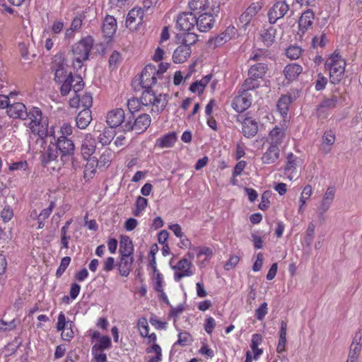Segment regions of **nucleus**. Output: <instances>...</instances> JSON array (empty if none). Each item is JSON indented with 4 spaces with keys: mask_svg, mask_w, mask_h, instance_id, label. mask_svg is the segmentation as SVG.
<instances>
[{
    "mask_svg": "<svg viewBox=\"0 0 362 362\" xmlns=\"http://www.w3.org/2000/svg\"><path fill=\"white\" fill-rule=\"evenodd\" d=\"M93 45V39L87 36L81 39L73 47V66L78 70L83 66V62L88 59L89 53Z\"/></svg>",
    "mask_w": 362,
    "mask_h": 362,
    "instance_id": "obj_1",
    "label": "nucleus"
},
{
    "mask_svg": "<svg viewBox=\"0 0 362 362\" xmlns=\"http://www.w3.org/2000/svg\"><path fill=\"white\" fill-rule=\"evenodd\" d=\"M325 66L329 69L331 82L334 84L340 82L345 71L346 62L336 52L327 59Z\"/></svg>",
    "mask_w": 362,
    "mask_h": 362,
    "instance_id": "obj_2",
    "label": "nucleus"
},
{
    "mask_svg": "<svg viewBox=\"0 0 362 362\" xmlns=\"http://www.w3.org/2000/svg\"><path fill=\"white\" fill-rule=\"evenodd\" d=\"M141 100L143 106H151V111L160 112L163 111L168 103V95L166 94H159L156 95L151 88H144Z\"/></svg>",
    "mask_w": 362,
    "mask_h": 362,
    "instance_id": "obj_3",
    "label": "nucleus"
},
{
    "mask_svg": "<svg viewBox=\"0 0 362 362\" xmlns=\"http://www.w3.org/2000/svg\"><path fill=\"white\" fill-rule=\"evenodd\" d=\"M156 74V66L149 64L144 68L139 79H134L133 81L132 86L136 90H139V89L137 88V86H140L142 88H151L153 85L156 84L158 79Z\"/></svg>",
    "mask_w": 362,
    "mask_h": 362,
    "instance_id": "obj_4",
    "label": "nucleus"
},
{
    "mask_svg": "<svg viewBox=\"0 0 362 362\" xmlns=\"http://www.w3.org/2000/svg\"><path fill=\"white\" fill-rule=\"evenodd\" d=\"M151 119L149 115L146 113L141 114L137 117L131 115L128 117L127 122L122 126L124 132L135 130L138 133H142L146 131L151 125Z\"/></svg>",
    "mask_w": 362,
    "mask_h": 362,
    "instance_id": "obj_5",
    "label": "nucleus"
},
{
    "mask_svg": "<svg viewBox=\"0 0 362 362\" xmlns=\"http://www.w3.org/2000/svg\"><path fill=\"white\" fill-rule=\"evenodd\" d=\"M55 146L61 154V162L63 164L69 163L75 153V146L73 141L66 136H59Z\"/></svg>",
    "mask_w": 362,
    "mask_h": 362,
    "instance_id": "obj_6",
    "label": "nucleus"
},
{
    "mask_svg": "<svg viewBox=\"0 0 362 362\" xmlns=\"http://www.w3.org/2000/svg\"><path fill=\"white\" fill-rule=\"evenodd\" d=\"M84 87V83L82 77L80 75H73L72 73H69L62 84L60 88L61 94L65 96L69 93L71 88H73L75 93L81 90Z\"/></svg>",
    "mask_w": 362,
    "mask_h": 362,
    "instance_id": "obj_7",
    "label": "nucleus"
},
{
    "mask_svg": "<svg viewBox=\"0 0 362 362\" xmlns=\"http://www.w3.org/2000/svg\"><path fill=\"white\" fill-rule=\"evenodd\" d=\"M289 8V5L285 1L274 3L267 13L269 23L272 25L276 23L279 19L282 18L288 13Z\"/></svg>",
    "mask_w": 362,
    "mask_h": 362,
    "instance_id": "obj_8",
    "label": "nucleus"
},
{
    "mask_svg": "<svg viewBox=\"0 0 362 362\" xmlns=\"http://www.w3.org/2000/svg\"><path fill=\"white\" fill-rule=\"evenodd\" d=\"M67 66H68L62 54H57L54 56L52 62V69L54 72V81L57 83H64L68 76Z\"/></svg>",
    "mask_w": 362,
    "mask_h": 362,
    "instance_id": "obj_9",
    "label": "nucleus"
},
{
    "mask_svg": "<svg viewBox=\"0 0 362 362\" xmlns=\"http://www.w3.org/2000/svg\"><path fill=\"white\" fill-rule=\"evenodd\" d=\"M252 102V98L250 93L239 91L232 102V107L237 112H243L251 106Z\"/></svg>",
    "mask_w": 362,
    "mask_h": 362,
    "instance_id": "obj_10",
    "label": "nucleus"
},
{
    "mask_svg": "<svg viewBox=\"0 0 362 362\" xmlns=\"http://www.w3.org/2000/svg\"><path fill=\"white\" fill-rule=\"evenodd\" d=\"M192 263L186 258L180 259L176 266L173 267V269L175 270L174 274V279L175 281H180L181 279L186 276L193 275V272L190 269Z\"/></svg>",
    "mask_w": 362,
    "mask_h": 362,
    "instance_id": "obj_11",
    "label": "nucleus"
},
{
    "mask_svg": "<svg viewBox=\"0 0 362 362\" xmlns=\"http://www.w3.org/2000/svg\"><path fill=\"white\" fill-rule=\"evenodd\" d=\"M262 8V5L259 3H252L246 11L240 15L239 22L242 24L245 30L247 29L253 18L258 13Z\"/></svg>",
    "mask_w": 362,
    "mask_h": 362,
    "instance_id": "obj_12",
    "label": "nucleus"
},
{
    "mask_svg": "<svg viewBox=\"0 0 362 362\" xmlns=\"http://www.w3.org/2000/svg\"><path fill=\"white\" fill-rule=\"evenodd\" d=\"M127 119H125L124 111L122 108H117L110 111L107 115V123L110 127L114 129L118 126H121L122 128L124 122Z\"/></svg>",
    "mask_w": 362,
    "mask_h": 362,
    "instance_id": "obj_13",
    "label": "nucleus"
},
{
    "mask_svg": "<svg viewBox=\"0 0 362 362\" xmlns=\"http://www.w3.org/2000/svg\"><path fill=\"white\" fill-rule=\"evenodd\" d=\"M196 15L194 13H183L177 19L176 26L180 30L190 31L196 25Z\"/></svg>",
    "mask_w": 362,
    "mask_h": 362,
    "instance_id": "obj_14",
    "label": "nucleus"
},
{
    "mask_svg": "<svg viewBox=\"0 0 362 362\" xmlns=\"http://www.w3.org/2000/svg\"><path fill=\"white\" fill-rule=\"evenodd\" d=\"M235 33V28L234 27H228L221 34L214 37L210 38L208 41V45L212 49H215L225 44L230 40L231 35Z\"/></svg>",
    "mask_w": 362,
    "mask_h": 362,
    "instance_id": "obj_15",
    "label": "nucleus"
},
{
    "mask_svg": "<svg viewBox=\"0 0 362 362\" xmlns=\"http://www.w3.org/2000/svg\"><path fill=\"white\" fill-rule=\"evenodd\" d=\"M96 142L94 136L90 134H86L82 141L81 146V155L85 160L90 158V156L95 152Z\"/></svg>",
    "mask_w": 362,
    "mask_h": 362,
    "instance_id": "obj_16",
    "label": "nucleus"
},
{
    "mask_svg": "<svg viewBox=\"0 0 362 362\" xmlns=\"http://www.w3.org/2000/svg\"><path fill=\"white\" fill-rule=\"evenodd\" d=\"M196 23L197 29L200 32H206L212 28L214 23V19L212 13L210 12H204L201 14L198 18L196 16Z\"/></svg>",
    "mask_w": 362,
    "mask_h": 362,
    "instance_id": "obj_17",
    "label": "nucleus"
},
{
    "mask_svg": "<svg viewBox=\"0 0 362 362\" xmlns=\"http://www.w3.org/2000/svg\"><path fill=\"white\" fill-rule=\"evenodd\" d=\"M7 113L10 117L18 118L23 120H27L28 110L25 105L21 103H14L8 107Z\"/></svg>",
    "mask_w": 362,
    "mask_h": 362,
    "instance_id": "obj_18",
    "label": "nucleus"
},
{
    "mask_svg": "<svg viewBox=\"0 0 362 362\" xmlns=\"http://www.w3.org/2000/svg\"><path fill=\"white\" fill-rule=\"evenodd\" d=\"M314 18V12L310 9L305 11L301 15L298 21L299 30L298 34L300 36L303 35L308 29L312 25Z\"/></svg>",
    "mask_w": 362,
    "mask_h": 362,
    "instance_id": "obj_19",
    "label": "nucleus"
},
{
    "mask_svg": "<svg viewBox=\"0 0 362 362\" xmlns=\"http://www.w3.org/2000/svg\"><path fill=\"white\" fill-rule=\"evenodd\" d=\"M285 130V128L283 127L275 126V127L269 132L267 138V141L270 145L279 147L286 137Z\"/></svg>",
    "mask_w": 362,
    "mask_h": 362,
    "instance_id": "obj_20",
    "label": "nucleus"
},
{
    "mask_svg": "<svg viewBox=\"0 0 362 362\" xmlns=\"http://www.w3.org/2000/svg\"><path fill=\"white\" fill-rule=\"evenodd\" d=\"M30 122L28 125L32 132H39L37 127L40 124L42 120V112L38 107H32L28 111V118Z\"/></svg>",
    "mask_w": 362,
    "mask_h": 362,
    "instance_id": "obj_21",
    "label": "nucleus"
},
{
    "mask_svg": "<svg viewBox=\"0 0 362 362\" xmlns=\"http://www.w3.org/2000/svg\"><path fill=\"white\" fill-rule=\"evenodd\" d=\"M192 53L191 47L181 44L173 52V61L175 64L184 63Z\"/></svg>",
    "mask_w": 362,
    "mask_h": 362,
    "instance_id": "obj_22",
    "label": "nucleus"
},
{
    "mask_svg": "<svg viewBox=\"0 0 362 362\" xmlns=\"http://www.w3.org/2000/svg\"><path fill=\"white\" fill-rule=\"evenodd\" d=\"M134 261L133 255H120L118 269L121 276H127L129 274Z\"/></svg>",
    "mask_w": 362,
    "mask_h": 362,
    "instance_id": "obj_23",
    "label": "nucleus"
},
{
    "mask_svg": "<svg viewBox=\"0 0 362 362\" xmlns=\"http://www.w3.org/2000/svg\"><path fill=\"white\" fill-rule=\"evenodd\" d=\"M279 147L274 145H269V148L262 156V161L264 164H272L279 158Z\"/></svg>",
    "mask_w": 362,
    "mask_h": 362,
    "instance_id": "obj_24",
    "label": "nucleus"
},
{
    "mask_svg": "<svg viewBox=\"0 0 362 362\" xmlns=\"http://www.w3.org/2000/svg\"><path fill=\"white\" fill-rule=\"evenodd\" d=\"M144 18V9L141 8H134L130 10L126 19V25L131 27L132 24H141Z\"/></svg>",
    "mask_w": 362,
    "mask_h": 362,
    "instance_id": "obj_25",
    "label": "nucleus"
},
{
    "mask_svg": "<svg viewBox=\"0 0 362 362\" xmlns=\"http://www.w3.org/2000/svg\"><path fill=\"white\" fill-rule=\"evenodd\" d=\"M59 151L55 145H49L47 149L42 154V163L45 166H48L52 162H58Z\"/></svg>",
    "mask_w": 362,
    "mask_h": 362,
    "instance_id": "obj_26",
    "label": "nucleus"
},
{
    "mask_svg": "<svg viewBox=\"0 0 362 362\" xmlns=\"http://www.w3.org/2000/svg\"><path fill=\"white\" fill-rule=\"evenodd\" d=\"M177 134L172 132L156 139L155 146L160 148H171L177 141Z\"/></svg>",
    "mask_w": 362,
    "mask_h": 362,
    "instance_id": "obj_27",
    "label": "nucleus"
},
{
    "mask_svg": "<svg viewBox=\"0 0 362 362\" xmlns=\"http://www.w3.org/2000/svg\"><path fill=\"white\" fill-rule=\"evenodd\" d=\"M91 121V111L88 108H84L76 117V127L81 129H85Z\"/></svg>",
    "mask_w": 362,
    "mask_h": 362,
    "instance_id": "obj_28",
    "label": "nucleus"
},
{
    "mask_svg": "<svg viewBox=\"0 0 362 362\" xmlns=\"http://www.w3.org/2000/svg\"><path fill=\"white\" fill-rule=\"evenodd\" d=\"M258 132V125L255 120L245 118L243 122V134L247 138L255 136Z\"/></svg>",
    "mask_w": 362,
    "mask_h": 362,
    "instance_id": "obj_29",
    "label": "nucleus"
},
{
    "mask_svg": "<svg viewBox=\"0 0 362 362\" xmlns=\"http://www.w3.org/2000/svg\"><path fill=\"white\" fill-rule=\"evenodd\" d=\"M117 30V21L112 16H107L103 21V32L106 37L110 38Z\"/></svg>",
    "mask_w": 362,
    "mask_h": 362,
    "instance_id": "obj_30",
    "label": "nucleus"
},
{
    "mask_svg": "<svg viewBox=\"0 0 362 362\" xmlns=\"http://www.w3.org/2000/svg\"><path fill=\"white\" fill-rule=\"evenodd\" d=\"M260 40L267 47L271 46L275 41L276 29L272 26L264 28L260 31Z\"/></svg>",
    "mask_w": 362,
    "mask_h": 362,
    "instance_id": "obj_31",
    "label": "nucleus"
},
{
    "mask_svg": "<svg viewBox=\"0 0 362 362\" xmlns=\"http://www.w3.org/2000/svg\"><path fill=\"white\" fill-rule=\"evenodd\" d=\"M267 71V64L260 62L252 65L248 70V76L258 80L262 78Z\"/></svg>",
    "mask_w": 362,
    "mask_h": 362,
    "instance_id": "obj_32",
    "label": "nucleus"
},
{
    "mask_svg": "<svg viewBox=\"0 0 362 362\" xmlns=\"http://www.w3.org/2000/svg\"><path fill=\"white\" fill-rule=\"evenodd\" d=\"M134 250V245L129 237L127 235H121L119 250V255H133Z\"/></svg>",
    "mask_w": 362,
    "mask_h": 362,
    "instance_id": "obj_33",
    "label": "nucleus"
},
{
    "mask_svg": "<svg viewBox=\"0 0 362 362\" xmlns=\"http://www.w3.org/2000/svg\"><path fill=\"white\" fill-rule=\"evenodd\" d=\"M86 11L78 12L74 18L70 28L66 31V35L68 36L74 31H78L82 26L83 21L86 18Z\"/></svg>",
    "mask_w": 362,
    "mask_h": 362,
    "instance_id": "obj_34",
    "label": "nucleus"
},
{
    "mask_svg": "<svg viewBox=\"0 0 362 362\" xmlns=\"http://www.w3.org/2000/svg\"><path fill=\"white\" fill-rule=\"evenodd\" d=\"M302 71L303 69L300 65L293 63L287 65L284 72L286 78L288 81H293L299 76Z\"/></svg>",
    "mask_w": 362,
    "mask_h": 362,
    "instance_id": "obj_35",
    "label": "nucleus"
},
{
    "mask_svg": "<svg viewBox=\"0 0 362 362\" xmlns=\"http://www.w3.org/2000/svg\"><path fill=\"white\" fill-rule=\"evenodd\" d=\"M209 5V0H191L189 2L190 9L195 15L199 14L203 11L208 12Z\"/></svg>",
    "mask_w": 362,
    "mask_h": 362,
    "instance_id": "obj_36",
    "label": "nucleus"
},
{
    "mask_svg": "<svg viewBox=\"0 0 362 362\" xmlns=\"http://www.w3.org/2000/svg\"><path fill=\"white\" fill-rule=\"evenodd\" d=\"M115 136V130L111 127L104 128L103 132L98 136V141L106 146L110 144Z\"/></svg>",
    "mask_w": 362,
    "mask_h": 362,
    "instance_id": "obj_37",
    "label": "nucleus"
},
{
    "mask_svg": "<svg viewBox=\"0 0 362 362\" xmlns=\"http://www.w3.org/2000/svg\"><path fill=\"white\" fill-rule=\"evenodd\" d=\"M147 354H153V356H149L148 362H160L162 361V350L157 344H153L146 349Z\"/></svg>",
    "mask_w": 362,
    "mask_h": 362,
    "instance_id": "obj_38",
    "label": "nucleus"
},
{
    "mask_svg": "<svg viewBox=\"0 0 362 362\" xmlns=\"http://www.w3.org/2000/svg\"><path fill=\"white\" fill-rule=\"evenodd\" d=\"M262 338L259 334H255L252 337L250 347L254 353L253 358L257 360L262 354V349H259L258 346L262 343Z\"/></svg>",
    "mask_w": 362,
    "mask_h": 362,
    "instance_id": "obj_39",
    "label": "nucleus"
},
{
    "mask_svg": "<svg viewBox=\"0 0 362 362\" xmlns=\"http://www.w3.org/2000/svg\"><path fill=\"white\" fill-rule=\"evenodd\" d=\"M98 165V159L95 157L89 158V160L84 169V178L89 179L93 177L96 171V167Z\"/></svg>",
    "mask_w": 362,
    "mask_h": 362,
    "instance_id": "obj_40",
    "label": "nucleus"
},
{
    "mask_svg": "<svg viewBox=\"0 0 362 362\" xmlns=\"http://www.w3.org/2000/svg\"><path fill=\"white\" fill-rule=\"evenodd\" d=\"M292 102V98L288 95H282L277 103V109L279 112L283 115H286L288 110L289 105Z\"/></svg>",
    "mask_w": 362,
    "mask_h": 362,
    "instance_id": "obj_41",
    "label": "nucleus"
},
{
    "mask_svg": "<svg viewBox=\"0 0 362 362\" xmlns=\"http://www.w3.org/2000/svg\"><path fill=\"white\" fill-rule=\"evenodd\" d=\"M260 86L259 81L255 78L248 76L242 84L240 92L249 93V90L257 88Z\"/></svg>",
    "mask_w": 362,
    "mask_h": 362,
    "instance_id": "obj_42",
    "label": "nucleus"
},
{
    "mask_svg": "<svg viewBox=\"0 0 362 362\" xmlns=\"http://www.w3.org/2000/svg\"><path fill=\"white\" fill-rule=\"evenodd\" d=\"M112 346L111 339L108 336H103L100 340H98V343H95L92 348H95V349L100 351H104L106 349H109Z\"/></svg>",
    "mask_w": 362,
    "mask_h": 362,
    "instance_id": "obj_43",
    "label": "nucleus"
},
{
    "mask_svg": "<svg viewBox=\"0 0 362 362\" xmlns=\"http://www.w3.org/2000/svg\"><path fill=\"white\" fill-rule=\"evenodd\" d=\"M185 33L182 34V36L180 42L181 44L189 46L194 44L198 38L197 34L194 33H190V31H184Z\"/></svg>",
    "mask_w": 362,
    "mask_h": 362,
    "instance_id": "obj_44",
    "label": "nucleus"
},
{
    "mask_svg": "<svg viewBox=\"0 0 362 362\" xmlns=\"http://www.w3.org/2000/svg\"><path fill=\"white\" fill-rule=\"evenodd\" d=\"M141 106L143 105L141 99L132 98L128 100L127 107L129 112L132 113L131 115H134V112L139 111Z\"/></svg>",
    "mask_w": 362,
    "mask_h": 362,
    "instance_id": "obj_45",
    "label": "nucleus"
},
{
    "mask_svg": "<svg viewBox=\"0 0 362 362\" xmlns=\"http://www.w3.org/2000/svg\"><path fill=\"white\" fill-rule=\"evenodd\" d=\"M302 49L298 46H290L286 50V55L291 59H297L301 54Z\"/></svg>",
    "mask_w": 362,
    "mask_h": 362,
    "instance_id": "obj_46",
    "label": "nucleus"
},
{
    "mask_svg": "<svg viewBox=\"0 0 362 362\" xmlns=\"http://www.w3.org/2000/svg\"><path fill=\"white\" fill-rule=\"evenodd\" d=\"M192 341V336L187 332H180L178 335V340L175 344L185 346L189 344Z\"/></svg>",
    "mask_w": 362,
    "mask_h": 362,
    "instance_id": "obj_47",
    "label": "nucleus"
},
{
    "mask_svg": "<svg viewBox=\"0 0 362 362\" xmlns=\"http://www.w3.org/2000/svg\"><path fill=\"white\" fill-rule=\"evenodd\" d=\"M148 205V199L143 197H138L136 202V211H134V215L138 216H139L141 211H144L145 208Z\"/></svg>",
    "mask_w": 362,
    "mask_h": 362,
    "instance_id": "obj_48",
    "label": "nucleus"
},
{
    "mask_svg": "<svg viewBox=\"0 0 362 362\" xmlns=\"http://www.w3.org/2000/svg\"><path fill=\"white\" fill-rule=\"evenodd\" d=\"M71 262V258L69 257H64L62 259L60 265L57 269L56 272V276L57 278H59L62 276V275L64 274L68 266L69 265Z\"/></svg>",
    "mask_w": 362,
    "mask_h": 362,
    "instance_id": "obj_49",
    "label": "nucleus"
},
{
    "mask_svg": "<svg viewBox=\"0 0 362 362\" xmlns=\"http://www.w3.org/2000/svg\"><path fill=\"white\" fill-rule=\"evenodd\" d=\"M335 192L336 189L334 186L328 187L322 197V201L332 204L335 197Z\"/></svg>",
    "mask_w": 362,
    "mask_h": 362,
    "instance_id": "obj_50",
    "label": "nucleus"
},
{
    "mask_svg": "<svg viewBox=\"0 0 362 362\" xmlns=\"http://www.w3.org/2000/svg\"><path fill=\"white\" fill-rule=\"evenodd\" d=\"M60 236L61 244L62 245V248L68 249L69 247V242L71 240V235L69 234V230H66V228H61Z\"/></svg>",
    "mask_w": 362,
    "mask_h": 362,
    "instance_id": "obj_51",
    "label": "nucleus"
},
{
    "mask_svg": "<svg viewBox=\"0 0 362 362\" xmlns=\"http://www.w3.org/2000/svg\"><path fill=\"white\" fill-rule=\"evenodd\" d=\"M91 354L95 360V362H106L107 361V355L103 352V351H100L95 349V348H91Z\"/></svg>",
    "mask_w": 362,
    "mask_h": 362,
    "instance_id": "obj_52",
    "label": "nucleus"
},
{
    "mask_svg": "<svg viewBox=\"0 0 362 362\" xmlns=\"http://www.w3.org/2000/svg\"><path fill=\"white\" fill-rule=\"evenodd\" d=\"M268 313L267 303H263L260 306L255 310V317L262 321Z\"/></svg>",
    "mask_w": 362,
    "mask_h": 362,
    "instance_id": "obj_53",
    "label": "nucleus"
},
{
    "mask_svg": "<svg viewBox=\"0 0 362 362\" xmlns=\"http://www.w3.org/2000/svg\"><path fill=\"white\" fill-rule=\"evenodd\" d=\"M138 327L139 329L140 334L142 337L148 336L149 329L148 322L146 318H141L139 320Z\"/></svg>",
    "mask_w": 362,
    "mask_h": 362,
    "instance_id": "obj_54",
    "label": "nucleus"
},
{
    "mask_svg": "<svg viewBox=\"0 0 362 362\" xmlns=\"http://www.w3.org/2000/svg\"><path fill=\"white\" fill-rule=\"evenodd\" d=\"M337 98L336 96H332L331 98L324 100L319 105V110L322 108H334L336 107Z\"/></svg>",
    "mask_w": 362,
    "mask_h": 362,
    "instance_id": "obj_55",
    "label": "nucleus"
},
{
    "mask_svg": "<svg viewBox=\"0 0 362 362\" xmlns=\"http://www.w3.org/2000/svg\"><path fill=\"white\" fill-rule=\"evenodd\" d=\"M56 204L54 201H52L49 205L48 207L44 209L37 216V219L40 220H45L47 219L49 215L51 214L52 211H53L54 208L55 207Z\"/></svg>",
    "mask_w": 362,
    "mask_h": 362,
    "instance_id": "obj_56",
    "label": "nucleus"
},
{
    "mask_svg": "<svg viewBox=\"0 0 362 362\" xmlns=\"http://www.w3.org/2000/svg\"><path fill=\"white\" fill-rule=\"evenodd\" d=\"M112 152L110 150H105V151L98 159V165L100 167L105 166L106 164L111 161Z\"/></svg>",
    "mask_w": 362,
    "mask_h": 362,
    "instance_id": "obj_57",
    "label": "nucleus"
},
{
    "mask_svg": "<svg viewBox=\"0 0 362 362\" xmlns=\"http://www.w3.org/2000/svg\"><path fill=\"white\" fill-rule=\"evenodd\" d=\"M15 320H13L9 322H6L3 320H0V332L11 331L16 328Z\"/></svg>",
    "mask_w": 362,
    "mask_h": 362,
    "instance_id": "obj_58",
    "label": "nucleus"
},
{
    "mask_svg": "<svg viewBox=\"0 0 362 362\" xmlns=\"http://www.w3.org/2000/svg\"><path fill=\"white\" fill-rule=\"evenodd\" d=\"M81 104L84 108L90 109L93 104V97L89 93H86L81 98H80Z\"/></svg>",
    "mask_w": 362,
    "mask_h": 362,
    "instance_id": "obj_59",
    "label": "nucleus"
},
{
    "mask_svg": "<svg viewBox=\"0 0 362 362\" xmlns=\"http://www.w3.org/2000/svg\"><path fill=\"white\" fill-rule=\"evenodd\" d=\"M313 192V189L310 185H306L303 192L301 193V197L300 198V202L302 203V205H305L306 200H308L311 196Z\"/></svg>",
    "mask_w": 362,
    "mask_h": 362,
    "instance_id": "obj_60",
    "label": "nucleus"
},
{
    "mask_svg": "<svg viewBox=\"0 0 362 362\" xmlns=\"http://www.w3.org/2000/svg\"><path fill=\"white\" fill-rule=\"evenodd\" d=\"M327 83V79L322 74L317 75V79L315 81V89L317 90H323Z\"/></svg>",
    "mask_w": 362,
    "mask_h": 362,
    "instance_id": "obj_61",
    "label": "nucleus"
},
{
    "mask_svg": "<svg viewBox=\"0 0 362 362\" xmlns=\"http://www.w3.org/2000/svg\"><path fill=\"white\" fill-rule=\"evenodd\" d=\"M315 226L313 223H310L308 225V227L307 228L306 231V237H305V242L308 243V245H310L313 240L314 234H315Z\"/></svg>",
    "mask_w": 362,
    "mask_h": 362,
    "instance_id": "obj_62",
    "label": "nucleus"
},
{
    "mask_svg": "<svg viewBox=\"0 0 362 362\" xmlns=\"http://www.w3.org/2000/svg\"><path fill=\"white\" fill-rule=\"evenodd\" d=\"M286 158H287V163L285 167V170L286 171H288L293 168H296V166L297 165V160H296L295 156L292 153H290L288 154Z\"/></svg>",
    "mask_w": 362,
    "mask_h": 362,
    "instance_id": "obj_63",
    "label": "nucleus"
},
{
    "mask_svg": "<svg viewBox=\"0 0 362 362\" xmlns=\"http://www.w3.org/2000/svg\"><path fill=\"white\" fill-rule=\"evenodd\" d=\"M115 267V259L112 257L106 258L103 263V270L109 272Z\"/></svg>",
    "mask_w": 362,
    "mask_h": 362,
    "instance_id": "obj_64",
    "label": "nucleus"
}]
</instances>
